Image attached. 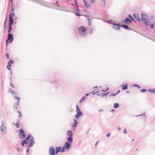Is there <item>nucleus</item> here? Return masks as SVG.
Masks as SVG:
<instances>
[{"label": "nucleus", "mask_w": 155, "mask_h": 155, "mask_svg": "<svg viewBox=\"0 0 155 155\" xmlns=\"http://www.w3.org/2000/svg\"><path fill=\"white\" fill-rule=\"evenodd\" d=\"M74 1L75 3V5H77L78 2L77 1V0H74Z\"/></svg>", "instance_id": "56"}, {"label": "nucleus", "mask_w": 155, "mask_h": 155, "mask_svg": "<svg viewBox=\"0 0 155 155\" xmlns=\"http://www.w3.org/2000/svg\"><path fill=\"white\" fill-rule=\"evenodd\" d=\"M2 124L1 126V128L0 129V130H1V131L2 132L4 131V129H5V126H3V124H4V121H2Z\"/></svg>", "instance_id": "16"}, {"label": "nucleus", "mask_w": 155, "mask_h": 155, "mask_svg": "<svg viewBox=\"0 0 155 155\" xmlns=\"http://www.w3.org/2000/svg\"><path fill=\"white\" fill-rule=\"evenodd\" d=\"M10 92H11V93L13 95L14 94H15V92L13 90H11V89H10Z\"/></svg>", "instance_id": "42"}, {"label": "nucleus", "mask_w": 155, "mask_h": 155, "mask_svg": "<svg viewBox=\"0 0 155 155\" xmlns=\"http://www.w3.org/2000/svg\"><path fill=\"white\" fill-rule=\"evenodd\" d=\"M8 66H9V67H11L12 66V65L10 64H9V63H8Z\"/></svg>", "instance_id": "64"}, {"label": "nucleus", "mask_w": 155, "mask_h": 155, "mask_svg": "<svg viewBox=\"0 0 155 155\" xmlns=\"http://www.w3.org/2000/svg\"><path fill=\"white\" fill-rule=\"evenodd\" d=\"M61 147L60 146L58 147H56L55 148V154L58 153L59 152H61Z\"/></svg>", "instance_id": "15"}, {"label": "nucleus", "mask_w": 155, "mask_h": 155, "mask_svg": "<svg viewBox=\"0 0 155 155\" xmlns=\"http://www.w3.org/2000/svg\"><path fill=\"white\" fill-rule=\"evenodd\" d=\"M90 33L91 34H92L93 33V31L94 30V29L90 27Z\"/></svg>", "instance_id": "28"}, {"label": "nucleus", "mask_w": 155, "mask_h": 155, "mask_svg": "<svg viewBox=\"0 0 155 155\" xmlns=\"http://www.w3.org/2000/svg\"><path fill=\"white\" fill-rule=\"evenodd\" d=\"M112 25H114V26H112V27L114 28L117 30H119L120 29L121 25H119V24L114 23L112 24Z\"/></svg>", "instance_id": "9"}, {"label": "nucleus", "mask_w": 155, "mask_h": 155, "mask_svg": "<svg viewBox=\"0 0 155 155\" xmlns=\"http://www.w3.org/2000/svg\"><path fill=\"white\" fill-rule=\"evenodd\" d=\"M123 22L126 23V24H128L130 23H131L132 21L130 19L127 18V17H126L125 18V20H124L123 21Z\"/></svg>", "instance_id": "12"}, {"label": "nucleus", "mask_w": 155, "mask_h": 155, "mask_svg": "<svg viewBox=\"0 0 155 155\" xmlns=\"http://www.w3.org/2000/svg\"><path fill=\"white\" fill-rule=\"evenodd\" d=\"M124 133H125V134L127 133L126 130V129H125V130L124 131Z\"/></svg>", "instance_id": "62"}, {"label": "nucleus", "mask_w": 155, "mask_h": 155, "mask_svg": "<svg viewBox=\"0 0 155 155\" xmlns=\"http://www.w3.org/2000/svg\"><path fill=\"white\" fill-rule=\"evenodd\" d=\"M71 146L70 143H68L67 141H66L64 146L65 147L66 150H68L70 148Z\"/></svg>", "instance_id": "13"}, {"label": "nucleus", "mask_w": 155, "mask_h": 155, "mask_svg": "<svg viewBox=\"0 0 155 155\" xmlns=\"http://www.w3.org/2000/svg\"><path fill=\"white\" fill-rule=\"evenodd\" d=\"M74 124L73 125V130H74L75 128H76V126L77 125V120H74Z\"/></svg>", "instance_id": "17"}, {"label": "nucleus", "mask_w": 155, "mask_h": 155, "mask_svg": "<svg viewBox=\"0 0 155 155\" xmlns=\"http://www.w3.org/2000/svg\"><path fill=\"white\" fill-rule=\"evenodd\" d=\"M6 46H8V40H6Z\"/></svg>", "instance_id": "57"}, {"label": "nucleus", "mask_w": 155, "mask_h": 155, "mask_svg": "<svg viewBox=\"0 0 155 155\" xmlns=\"http://www.w3.org/2000/svg\"><path fill=\"white\" fill-rule=\"evenodd\" d=\"M28 143V141H26L25 140H24L22 141L21 144L22 146H24L25 144H27Z\"/></svg>", "instance_id": "22"}, {"label": "nucleus", "mask_w": 155, "mask_h": 155, "mask_svg": "<svg viewBox=\"0 0 155 155\" xmlns=\"http://www.w3.org/2000/svg\"><path fill=\"white\" fill-rule=\"evenodd\" d=\"M95 0H91L90 2L91 3H94L95 2Z\"/></svg>", "instance_id": "50"}, {"label": "nucleus", "mask_w": 155, "mask_h": 155, "mask_svg": "<svg viewBox=\"0 0 155 155\" xmlns=\"http://www.w3.org/2000/svg\"><path fill=\"white\" fill-rule=\"evenodd\" d=\"M141 20L142 21H145L147 19V16L146 14L142 13L141 14Z\"/></svg>", "instance_id": "10"}, {"label": "nucleus", "mask_w": 155, "mask_h": 155, "mask_svg": "<svg viewBox=\"0 0 155 155\" xmlns=\"http://www.w3.org/2000/svg\"><path fill=\"white\" fill-rule=\"evenodd\" d=\"M76 112L77 113V114L75 115L74 117L76 119H78L80 116L83 115V114L81 111L80 110L79 106L78 105H76Z\"/></svg>", "instance_id": "1"}, {"label": "nucleus", "mask_w": 155, "mask_h": 155, "mask_svg": "<svg viewBox=\"0 0 155 155\" xmlns=\"http://www.w3.org/2000/svg\"><path fill=\"white\" fill-rule=\"evenodd\" d=\"M9 63V64H13L14 63V61L13 60L11 59H10L9 61H8V63Z\"/></svg>", "instance_id": "41"}, {"label": "nucleus", "mask_w": 155, "mask_h": 155, "mask_svg": "<svg viewBox=\"0 0 155 155\" xmlns=\"http://www.w3.org/2000/svg\"><path fill=\"white\" fill-rule=\"evenodd\" d=\"M49 155H55V150L53 147L51 146L49 147Z\"/></svg>", "instance_id": "4"}, {"label": "nucleus", "mask_w": 155, "mask_h": 155, "mask_svg": "<svg viewBox=\"0 0 155 155\" xmlns=\"http://www.w3.org/2000/svg\"><path fill=\"white\" fill-rule=\"evenodd\" d=\"M120 92V90H118L117 93H116V94L117 95Z\"/></svg>", "instance_id": "60"}, {"label": "nucleus", "mask_w": 155, "mask_h": 155, "mask_svg": "<svg viewBox=\"0 0 155 155\" xmlns=\"http://www.w3.org/2000/svg\"><path fill=\"white\" fill-rule=\"evenodd\" d=\"M6 58L8 59H9V54H6Z\"/></svg>", "instance_id": "49"}, {"label": "nucleus", "mask_w": 155, "mask_h": 155, "mask_svg": "<svg viewBox=\"0 0 155 155\" xmlns=\"http://www.w3.org/2000/svg\"><path fill=\"white\" fill-rule=\"evenodd\" d=\"M35 139L33 137H32L30 140V142L28 145V148L30 147L33 146L35 143Z\"/></svg>", "instance_id": "5"}, {"label": "nucleus", "mask_w": 155, "mask_h": 155, "mask_svg": "<svg viewBox=\"0 0 155 155\" xmlns=\"http://www.w3.org/2000/svg\"><path fill=\"white\" fill-rule=\"evenodd\" d=\"M117 129H118V130L119 131H120V130H121L120 128V127H118L117 128Z\"/></svg>", "instance_id": "63"}, {"label": "nucleus", "mask_w": 155, "mask_h": 155, "mask_svg": "<svg viewBox=\"0 0 155 155\" xmlns=\"http://www.w3.org/2000/svg\"><path fill=\"white\" fill-rule=\"evenodd\" d=\"M119 105L118 103H116L114 104V108H116L119 107Z\"/></svg>", "instance_id": "29"}, {"label": "nucleus", "mask_w": 155, "mask_h": 155, "mask_svg": "<svg viewBox=\"0 0 155 155\" xmlns=\"http://www.w3.org/2000/svg\"><path fill=\"white\" fill-rule=\"evenodd\" d=\"M14 39L12 33H9L8 35V41L9 40L10 43H11L13 41Z\"/></svg>", "instance_id": "7"}, {"label": "nucleus", "mask_w": 155, "mask_h": 155, "mask_svg": "<svg viewBox=\"0 0 155 155\" xmlns=\"http://www.w3.org/2000/svg\"><path fill=\"white\" fill-rule=\"evenodd\" d=\"M120 26L121 27L123 28H124L127 29V30H129L130 29L128 27L127 25H120Z\"/></svg>", "instance_id": "20"}, {"label": "nucleus", "mask_w": 155, "mask_h": 155, "mask_svg": "<svg viewBox=\"0 0 155 155\" xmlns=\"http://www.w3.org/2000/svg\"><path fill=\"white\" fill-rule=\"evenodd\" d=\"M7 68L8 69V70H11V68H10V67H8V65H7Z\"/></svg>", "instance_id": "53"}, {"label": "nucleus", "mask_w": 155, "mask_h": 155, "mask_svg": "<svg viewBox=\"0 0 155 155\" xmlns=\"http://www.w3.org/2000/svg\"><path fill=\"white\" fill-rule=\"evenodd\" d=\"M116 93H112L109 95V97L115 96L116 95Z\"/></svg>", "instance_id": "37"}, {"label": "nucleus", "mask_w": 155, "mask_h": 155, "mask_svg": "<svg viewBox=\"0 0 155 155\" xmlns=\"http://www.w3.org/2000/svg\"><path fill=\"white\" fill-rule=\"evenodd\" d=\"M29 151V150L28 148L26 150V153L27 154H28Z\"/></svg>", "instance_id": "48"}, {"label": "nucleus", "mask_w": 155, "mask_h": 155, "mask_svg": "<svg viewBox=\"0 0 155 155\" xmlns=\"http://www.w3.org/2000/svg\"><path fill=\"white\" fill-rule=\"evenodd\" d=\"M19 120H17V122L15 124L16 127L17 128L19 127Z\"/></svg>", "instance_id": "32"}, {"label": "nucleus", "mask_w": 155, "mask_h": 155, "mask_svg": "<svg viewBox=\"0 0 155 155\" xmlns=\"http://www.w3.org/2000/svg\"><path fill=\"white\" fill-rule=\"evenodd\" d=\"M14 22H12V21L10 20L9 21L8 23V34L11 33L10 32L12 30V25H13Z\"/></svg>", "instance_id": "8"}, {"label": "nucleus", "mask_w": 155, "mask_h": 155, "mask_svg": "<svg viewBox=\"0 0 155 155\" xmlns=\"http://www.w3.org/2000/svg\"><path fill=\"white\" fill-rule=\"evenodd\" d=\"M87 19L88 20V24L89 26H90L91 25V20L92 19H90L89 18H87Z\"/></svg>", "instance_id": "30"}, {"label": "nucleus", "mask_w": 155, "mask_h": 155, "mask_svg": "<svg viewBox=\"0 0 155 155\" xmlns=\"http://www.w3.org/2000/svg\"><path fill=\"white\" fill-rule=\"evenodd\" d=\"M108 23L110 24H111L112 25V24H113L114 23H112V20H109L108 21Z\"/></svg>", "instance_id": "45"}, {"label": "nucleus", "mask_w": 155, "mask_h": 155, "mask_svg": "<svg viewBox=\"0 0 155 155\" xmlns=\"http://www.w3.org/2000/svg\"><path fill=\"white\" fill-rule=\"evenodd\" d=\"M17 112L19 114V115L18 116L19 117H20L21 116V113L19 111H18Z\"/></svg>", "instance_id": "47"}, {"label": "nucleus", "mask_w": 155, "mask_h": 155, "mask_svg": "<svg viewBox=\"0 0 155 155\" xmlns=\"http://www.w3.org/2000/svg\"><path fill=\"white\" fill-rule=\"evenodd\" d=\"M147 91V89H142L140 90V91L142 93L146 92Z\"/></svg>", "instance_id": "39"}, {"label": "nucleus", "mask_w": 155, "mask_h": 155, "mask_svg": "<svg viewBox=\"0 0 155 155\" xmlns=\"http://www.w3.org/2000/svg\"><path fill=\"white\" fill-rule=\"evenodd\" d=\"M84 6L87 8H89L91 6V5H90L89 3H88L87 2L84 3Z\"/></svg>", "instance_id": "24"}, {"label": "nucleus", "mask_w": 155, "mask_h": 155, "mask_svg": "<svg viewBox=\"0 0 155 155\" xmlns=\"http://www.w3.org/2000/svg\"><path fill=\"white\" fill-rule=\"evenodd\" d=\"M31 137V135L30 134H28V136L26 137L25 140L26 141H29V139Z\"/></svg>", "instance_id": "25"}, {"label": "nucleus", "mask_w": 155, "mask_h": 155, "mask_svg": "<svg viewBox=\"0 0 155 155\" xmlns=\"http://www.w3.org/2000/svg\"><path fill=\"white\" fill-rule=\"evenodd\" d=\"M67 135L69 136V137H72L73 135V133L72 131L70 130H68L67 132Z\"/></svg>", "instance_id": "18"}, {"label": "nucleus", "mask_w": 155, "mask_h": 155, "mask_svg": "<svg viewBox=\"0 0 155 155\" xmlns=\"http://www.w3.org/2000/svg\"><path fill=\"white\" fill-rule=\"evenodd\" d=\"M128 17L130 18V19L131 20L134 21L135 23H136V21H135L134 18L130 14H129L128 15Z\"/></svg>", "instance_id": "26"}, {"label": "nucleus", "mask_w": 155, "mask_h": 155, "mask_svg": "<svg viewBox=\"0 0 155 155\" xmlns=\"http://www.w3.org/2000/svg\"><path fill=\"white\" fill-rule=\"evenodd\" d=\"M110 133L107 134V137H110Z\"/></svg>", "instance_id": "61"}, {"label": "nucleus", "mask_w": 155, "mask_h": 155, "mask_svg": "<svg viewBox=\"0 0 155 155\" xmlns=\"http://www.w3.org/2000/svg\"><path fill=\"white\" fill-rule=\"evenodd\" d=\"M14 108H15V110H17L18 109V108L17 106H15V103L14 104Z\"/></svg>", "instance_id": "46"}, {"label": "nucleus", "mask_w": 155, "mask_h": 155, "mask_svg": "<svg viewBox=\"0 0 155 155\" xmlns=\"http://www.w3.org/2000/svg\"><path fill=\"white\" fill-rule=\"evenodd\" d=\"M10 85H11L12 86V87H13V88H14V86L13 85V84H12L11 83V81L10 82Z\"/></svg>", "instance_id": "54"}, {"label": "nucleus", "mask_w": 155, "mask_h": 155, "mask_svg": "<svg viewBox=\"0 0 155 155\" xmlns=\"http://www.w3.org/2000/svg\"><path fill=\"white\" fill-rule=\"evenodd\" d=\"M14 10H15L14 6H13V5L12 4V5H11V12H14Z\"/></svg>", "instance_id": "35"}, {"label": "nucleus", "mask_w": 155, "mask_h": 155, "mask_svg": "<svg viewBox=\"0 0 155 155\" xmlns=\"http://www.w3.org/2000/svg\"><path fill=\"white\" fill-rule=\"evenodd\" d=\"M75 14L77 16H83V15H81L80 14H79V13H75Z\"/></svg>", "instance_id": "44"}, {"label": "nucleus", "mask_w": 155, "mask_h": 155, "mask_svg": "<svg viewBox=\"0 0 155 155\" xmlns=\"http://www.w3.org/2000/svg\"><path fill=\"white\" fill-rule=\"evenodd\" d=\"M85 96L83 97L79 101V103H81L83 101L84 99L85 98Z\"/></svg>", "instance_id": "33"}, {"label": "nucleus", "mask_w": 155, "mask_h": 155, "mask_svg": "<svg viewBox=\"0 0 155 155\" xmlns=\"http://www.w3.org/2000/svg\"><path fill=\"white\" fill-rule=\"evenodd\" d=\"M148 91L149 92L152 93L154 94L155 93V89H148Z\"/></svg>", "instance_id": "23"}, {"label": "nucleus", "mask_w": 155, "mask_h": 155, "mask_svg": "<svg viewBox=\"0 0 155 155\" xmlns=\"http://www.w3.org/2000/svg\"><path fill=\"white\" fill-rule=\"evenodd\" d=\"M66 148L64 146L62 147V149H61V152H63L64 151H66Z\"/></svg>", "instance_id": "27"}, {"label": "nucleus", "mask_w": 155, "mask_h": 155, "mask_svg": "<svg viewBox=\"0 0 155 155\" xmlns=\"http://www.w3.org/2000/svg\"><path fill=\"white\" fill-rule=\"evenodd\" d=\"M15 13L14 12H11L10 15H9V21H10V20H12V22H14V20L13 19V17L15 16Z\"/></svg>", "instance_id": "11"}, {"label": "nucleus", "mask_w": 155, "mask_h": 155, "mask_svg": "<svg viewBox=\"0 0 155 155\" xmlns=\"http://www.w3.org/2000/svg\"><path fill=\"white\" fill-rule=\"evenodd\" d=\"M104 4V6H105L106 5V2L105 0H102Z\"/></svg>", "instance_id": "51"}, {"label": "nucleus", "mask_w": 155, "mask_h": 155, "mask_svg": "<svg viewBox=\"0 0 155 155\" xmlns=\"http://www.w3.org/2000/svg\"><path fill=\"white\" fill-rule=\"evenodd\" d=\"M121 86H122V89L123 90H125L127 89L128 86H127V84H126V85H124V84H123Z\"/></svg>", "instance_id": "21"}, {"label": "nucleus", "mask_w": 155, "mask_h": 155, "mask_svg": "<svg viewBox=\"0 0 155 155\" xmlns=\"http://www.w3.org/2000/svg\"><path fill=\"white\" fill-rule=\"evenodd\" d=\"M19 135L22 139H23L25 137L26 135L25 133V131L22 128L19 130Z\"/></svg>", "instance_id": "2"}, {"label": "nucleus", "mask_w": 155, "mask_h": 155, "mask_svg": "<svg viewBox=\"0 0 155 155\" xmlns=\"http://www.w3.org/2000/svg\"><path fill=\"white\" fill-rule=\"evenodd\" d=\"M14 97L16 100H18V101H20V98L19 97L15 95L14 96Z\"/></svg>", "instance_id": "38"}, {"label": "nucleus", "mask_w": 155, "mask_h": 155, "mask_svg": "<svg viewBox=\"0 0 155 155\" xmlns=\"http://www.w3.org/2000/svg\"><path fill=\"white\" fill-rule=\"evenodd\" d=\"M109 93V92H107V93H104L105 96H107V95Z\"/></svg>", "instance_id": "59"}, {"label": "nucleus", "mask_w": 155, "mask_h": 155, "mask_svg": "<svg viewBox=\"0 0 155 155\" xmlns=\"http://www.w3.org/2000/svg\"><path fill=\"white\" fill-rule=\"evenodd\" d=\"M34 2L44 6H46L47 5V3L46 2L42 0H35Z\"/></svg>", "instance_id": "3"}, {"label": "nucleus", "mask_w": 155, "mask_h": 155, "mask_svg": "<svg viewBox=\"0 0 155 155\" xmlns=\"http://www.w3.org/2000/svg\"><path fill=\"white\" fill-rule=\"evenodd\" d=\"M87 28L85 27L82 26H81L79 28L78 30L80 31L85 32Z\"/></svg>", "instance_id": "14"}, {"label": "nucleus", "mask_w": 155, "mask_h": 155, "mask_svg": "<svg viewBox=\"0 0 155 155\" xmlns=\"http://www.w3.org/2000/svg\"><path fill=\"white\" fill-rule=\"evenodd\" d=\"M96 95L97 96H101V97H103L105 96L104 93H102V94L98 93V94H96Z\"/></svg>", "instance_id": "31"}, {"label": "nucleus", "mask_w": 155, "mask_h": 155, "mask_svg": "<svg viewBox=\"0 0 155 155\" xmlns=\"http://www.w3.org/2000/svg\"><path fill=\"white\" fill-rule=\"evenodd\" d=\"M19 101H17V103L15 104H16L17 106H18V103H19Z\"/></svg>", "instance_id": "58"}, {"label": "nucleus", "mask_w": 155, "mask_h": 155, "mask_svg": "<svg viewBox=\"0 0 155 155\" xmlns=\"http://www.w3.org/2000/svg\"><path fill=\"white\" fill-rule=\"evenodd\" d=\"M83 33L82 34H81V37H85L86 35L85 34V33L84 32H83Z\"/></svg>", "instance_id": "36"}, {"label": "nucleus", "mask_w": 155, "mask_h": 155, "mask_svg": "<svg viewBox=\"0 0 155 155\" xmlns=\"http://www.w3.org/2000/svg\"><path fill=\"white\" fill-rule=\"evenodd\" d=\"M144 21V24L145 25H146L147 26H148V22L146 20Z\"/></svg>", "instance_id": "43"}, {"label": "nucleus", "mask_w": 155, "mask_h": 155, "mask_svg": "<svg viewBox=\"0 0 155 155\" xmlns=\"http://www.w3.org/2000/svg\"><path fill=\"white\" fill-rule=\"evenodd\" d=\"M97 91H96V92H95V91H93L92 92V94H93V95H94L95 94H97V93L98 92H99V91L98 90H97Z\"/></svg>", "instance_id": "40"}, {"label": "nucleus", "mask_w": 155, "mask_h": 155, "mask_svg": "<svg viewBox=\"0 0 155 155\" xmlns=\"http://www.w3.org/2000/svg\"><path fill=\"white\" fill-rule=\"evenodd\" d=\"M133 86L134 87H137L139 89L141 88V87L139 85L137 84H133Z\"/></svg>", "instance_id": "34"}, {"label": "nucleus", "mask_w": 155, "mask_h": 155, "mask_svg": "<svg viewBox=\"0 0 155 155\" xmlns=\"http://www.w3.org/2000/svg\"><path fill=\"white\" fill-rule=\"evenodd\" d=\"M68 142L70 143H72L73 142L72 137H69L67 138Z\"/></svg>", "instance_id": "19"}, {"label": "nucleus", "mask_w": 155, "mask_h": 155, "mask_svg": "<svg viewBox=\"0 0 155 155\" xmlns=\"http://www.w3.org/2000/svg\"><path fill=\"white\" fill-rule=\"evenodd\" d=\"M146 115V114L145 113H144L143 114H140V115H137V116H141V115H143L144 116H145Z\"/></svg>", "instance_id": "52"}, {"label": "nucleus", "mask_w": 155, "mask_h": 155, "mask_svg": "<svg viewBox=\"0 0 155 155\" xmlns=\"http://www.w3.org/2000/svg\"><path fill=\"white\" fill-rule=\"evenodd\" d=\"M133 16L135 20L138 21H140L141 19L140 18L139 15L137 13H134L133 14Z\"/></svg>", "instance_id": "6"}, {"label": "nucleus", "mask_w": 155, "mask_h": 155, "mask_svg": "<svg viewBox=\"0 0 155 155\" xmlns=\"http://www.w3.org/2000/svg\"><path fill=\"white\" fill-rule=\"evenodd\" d=\"M108 88L107 87V88L106 90H104V91L103 90H102V91H103L104 92H106V91H108Z\"/></svg>", "instance_id": "55"}]
</instances>
